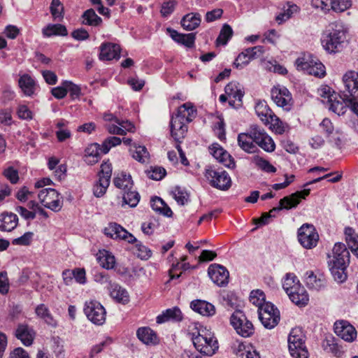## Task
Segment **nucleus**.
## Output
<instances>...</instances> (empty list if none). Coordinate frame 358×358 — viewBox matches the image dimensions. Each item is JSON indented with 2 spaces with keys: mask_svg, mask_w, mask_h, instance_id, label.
<instances>
[{
  "mask_svg": "<svg viewBox=\"0 0 358 358\" xmlns=\"http://www.w3.org/2000/svg\"><path fill=\"white\" fill-rule=\"evenodd\" d=\"M110 295L117 302L123 304L127 303L129 300L127 291L120 287H114L110 292Z\"/></svg>",
  "mask_w": 358,
  "mask_h": 358,
  "instance_id": "nucleus-46",
  "label": "nucleus"
},
{
  "mask_svg": "<svg viewBox=\"0 0 358 358\" xmlns=\"http://www.w3.org/2000/svg\"><path fill=\"white\" fill-rule=\"evenodd\" d=\"M323 46L325 50L329 52H335L337 51L338 45L341 43V37L339 31H335L330 33L327 39L322 41Z\"/></svg>",
  "mask_w": 358,
  "mask_h": 358,
  "instance_id": "nucleus-27",
  "label": "nucleus"
},
{
  "mask_svg": "<svg viewBox=\"0 0 358 358\" xmlns=\"http://www.w3.org/2000/svg\"><path fill=\"white\" fill-rule=\"evenodd\" d=\"M63 85L66 86L67 92H70L73 98H78L79 96L80 88L78 85L67 81L63 83Z\"/></svg>",
  "mask_w": 358,
  "mask_h": 358,
  "instance_id": "nucleus-60",
  "label": "nucleus"
},
{
  "mask_svg": "<svg viewBox=\"0 0 358 358\" xmlns=\"http://www.w3.org/2000/svg\"><path fill=\"white\" fill-rule=\"evenodd\" d=\"M238 145L248 153H255L258 151L254 138V125L250 127V134L242 133L238 136Z\"/></svg>",
  "mask_w": 358,
  "mask_h": 358,
  "instance_id": "nucleus-18",
  "label": "nucleus"
},
{
  "mask_svg": "<svg viewBox=\"0 0 358 358\" xmlns=\"http://www.w3.org/2000/svg\"><path fill=\"white\" fill-rule=\"evenodd\" d=\"M195 348L201 353L207 356L215 354L218 349V343L215 337L210 332L202 331L193 338Z\"/></svg>",
  "mask_w": 358,
  "mask_h": 358,
  "instance_id": "nucleus-4",
  "label": "nucleus"
},
{
  "mask_svg": "<svg viewBox=\"0 0 358 358\" xmlns=\"http://www.w3.org/2000/svg\"><path fill=\"white\" fill-rule=\"evenodd\" d=\"M254 138L256 145L267 152H272L275 149V143L273 138L259 127L254 124Z\"/></svg>",
  "mask_w": 358,
  "mask_h": 358,
  "instance_id": "nucleus-13",
  "label": "nucleus"
},
{
  "mask_svg": "<svg viewBox=\"0 0 358 358\" xmlns=\"http://www.w3.org/2000/svg\"><path fill=\"white\" fill-rule=\"evenodd\" d=\"M259 317L264 327H274L280 320V313L271 303H266L259 309Z\"/></svg>",
  "mask_w": 358,
  "mask_h": 358,
  "instance_id": "nucleus-8",
  "label": "nucleus"
},
{
  "mask_svg": "<svg viewBox=\"0 0 358 358\" xmlns=\"http://www.w3.org/2000/svg\"><path fill=\"white\" fill-rule=\"evenodd\" d=\"M50 12L54 20L62 21L64 14L63 4L60 1H52Z\"/></svg>",
  "mask_w": 358,
  "mask_h": 358,
  "instance_id": "nucleus-44",
  "label": "nucleus"
},
{
  "mask_svg": "<svg viewBox=\"0 0 358 358\" xmlns=\"http://www.w3.org/2000/svg\"><path fill=\"white\" fill-rule=\"evenodd\" d=\"M264 120H266V124L269 125V129L275 134L281 135L287 131L289 129L288 124L285 122H283L275 114L268 117L269 120H268V119Z\"/></svg>",
  "mask_w": 358,
  "mask_h": 358,
  "instance_id": "nucleus-24",
  "label": "nucleus"
},
{
  "mask_svg": "<svg viewBox=\"0 0 358 358\" xmlns=\"http://www.w3.org/2000/svg\"><path fill=\"white\" fill-rule=\"evenodd\" d=\"M250 301L259 307L262 306L266 303L265 302V294L263 291L260 289L253 290L251 292L250 295Z\"/></svg>",
  "mask_w": 358,
  "mask_h": 358,
  "instance_id": "nucleus-47",
  "label": "nucleus"
},
{
  "mask_svg": "<svg viewBox=\"0 0 358 358\" xmlns=\"http://www.w3.org/2000/svg\"><path fill=\"white\" fill-rule=\"evenodd\" d=\"M257 164L266 172L275 173L276 171V169L268 160L264 158H257Z\"/></svg>",
  "mask_w": 358,
  "mask_h": 358,
  "instance_id": "nucleus-57",
  "label": "nucleus"
},
{
  "mask_svg": "<svg viewBox=\"0 0 358 358\" xmlns=\"http://www.w3.org/2000/svg\"><path fill=\"white\" fill-rule=\"evenodd\" d=\"M35 311L36 315L43 319L47 323L51 324L53 322V317L45 304H40L37 306Z\"/></svg>",
  "mask_w": 358,
  "mask_h": 358,
  "instance_id": "nucleus-48",
  "label": "nucleus"
},
{
  "mask_svg": "<svg viewBox=\"0 0 358 358\" xmlns=\"http://www.w3.org/2000/svg\"><path fill=\"white\" fill-rule=\"evenodd\" d=\"M18 84L24 94L31 96L34 93L36 83L29 75L22 76L18 80Z\"/></svg>",
  "mask_w": 358,
  "mask_h": 358,
  "instance_id": "nucleus-29",
  "label": "nucleus"
},
{
  "mask_svg": "<svg viewBox=\"0 0 358 358\" xmlns=\"http://www.w3.org/2000/svg\"><path fill=\"white\" fill-rule=\"evenodd\" d=\"M333 253L338 262V264L344 263L343 257L348 255L345 245L343 243H336L333 248Z\"/></svg>",
  "mask_w": 358,
  "mask_h": 358,
  "instance_id": "nucleus-49",
  "label": "nucleus"
},
{
  "mask_svg": "<svg viewBox=\"0 0 358 358\" xmlns=\"http://www.w3.org/2000/svg\"><path fill=\"white\" fill-rule=\"evenodd\" d=\"M138 338L146 344H154L157 341V335L148 327H141L137 331Z\"/></svg>",
  "mask_w": 358,
  "mask_h": 358,
  "instance_id": "nucleus-32",
  "label": "nucleus"
},
{
  "mask_svg": "<svg viewBox=\"0 0 358 358\" xmlns=\"http://www.w3.org/2000/svg\"><path fill=\"white\" fill-rule=\"evenodd\" d=\"M3 176L13 184L17 183L19 180L18 171L13 167L5 169Z\"/></svg>",
  "mask_w": 358,
  "mask_h": 358,
  "instance_id": "nucleus-58",
  "label": "nucleus"
},
{
  "mask_svg": "<svg viewBox=\"0 0 358 358\" xmlns=\"http://www.w3.org/2000/svg\"><path fill=\"white\" fill-rule=\"evenodd\" d=\"M201 23V18L199 14L189 13L185 15L181 20L182 27L188 31L197 28Z\"/></svg>",
  "mask_w": 358,
  "mask_h": 358,
  "instance_id": "nucleus-31",
  "label": "nucleus"
},
{
  "mask_svg": "<svg viewBox=\"0 0 358 358\" xmlns=\"http://www.w3.org/2000/svg\"><path fill=\"white\" fill-rule=\"evenodd\" d=\"M232 35L233 30L231 27L227 24H224L220 30L218 37L216 39V47L226 45Z\"/></svg>",
  "mask_w": 358,
  "mask_h": 358,
  "instance_id": "nucleus-39",
  "label": "nucleus"
},
{
  "mask_svg": "<svg viewBox=\"0 0 358 358\" xmlns=\"http://www.w3.org/2000/svg\"><path fill=\"white\" fill-rule=\"evenodd\" d=\"M231 323L237 332L244 337L253 334L255 329L252 323L249 321L241 310L235 311L231 317Z\"/></svg>",
  "mask_w": 358,
  "mask_h": 358,
  "instance_id": "nucleus-6",
  "label": "nucleus"
},
{
  "mask_svg": "<svg viewBox=\"0 0 358 358\" xmlns=\"http://www.w3.org/2000/svg\"><path fill=\"white\" fill-rule=\"evenodd\" d=\"M17 218L13 213H3L0 218V229L10 231L16 227Z\"/></svg>",
  "mask_w": 358,
  "mask_h": 358,
  "instance_id": "nucleus-28",
  "label": "nucleus"
},
{
  "mask_svg": "<svg viewBox=\"0 0 358 358\" xmlns=\"http://www.w3.org/2000/svg\"><path fill=\"white\" fill-rule=\"evenodd\" d=\"M345 241L348 245L358 241V235L352 227H346L345 229Z\"/></svg>",
  "mask_w": 358,
  "mask_h": 358,
  "instance_id": "nucleus-61",
  "label": "nucleus"
},
{
  "mask_svg": "<svg viewBox=\"0 0 358 358\" xmlns=\"http://www.w3.org/2000/svg\"><path fill=\"white\" fill-rule=\"evenodd\" d=\"M208 274L212 280L217 285H223L228 282L229 272L220 265H210L208 268Z\"/></svg>",
  "mask_w": 358,
  "mask_h": 358,
  "instance_id": "nucleus-21",
  "label": "nucleus"
},
{
  "mask_svg": "<svg viewBox=\"0 0 358 358\" xmlns=\"http://www.w3.org/2000/svg\"><path fill=\"white\" fill-rule=\"evenodd\" d=\"M27 208L32 211L35 212V215L38 213L42 215L43 217H48L47 213L42 208L37 202L34 201H30L27 203Z\"/></svg>",
  "mask_w": 358,
  "mask_h": 358,
  "instance_id": "nucleus-62",
  "label": "nucleus"
},
{
  "mask_svg": "<svg viewBox=\"0 0 358 358\" xmlns=\"http://www.w3.org/2000/svg\"><path fill=\"white\" fill-rule=\"evenodd\" d=\"M299 241L306 249L315 248L319 241V234L313 224H304L298 231Z\"/></svg>",
  "mask_w": 358,
  "mask_h": 358,
  "instance_id": "nucleus-5",
  "label": "nucleus"
},
{
  "mask_svg": "<svg viewBox=\"0 0 358 358\" xmlns=\"http://www.w3.org/2000/svg\"><path fill=\"white\" fill-rule=\"evenodd\" d=\"M196 107L191 102L185 103L178 107L176 113L171 121V132L175 140L179 143L187 134V124L196 116Z\"/></svg>",
  "mask_w": 358,
  "mask_h": 358,
  "instance_id": "nucleus-1",
  "label": "nucleus"
},
{
  "mask_svg": "<svg viewBox=\"0 0 358 358\" xmlns=\"http://www.w3.org/2000/svg\"><path fill=\"white\" fill-rule=\"evenodd\" d=\"M139 199L140 196L138 193L133 188L122 193V200L119 203L122 206L128 205L131 207H134L139 202Z\"/></svg>",
  "mask_w": 358,
  "mask_h": 358,
  "instance_id": "nucleus-34",
  "label": "nucleus"
},
{
  "mask_svg": "<svg viewBox=\"0 0 358 358\" xmlns=\"http://www.w3.org/2000/svg\"><path fill=\"white\" fill-rule=\"evenodd\" d=\"M214 130L220 140L225 139L224 123L222 120H218L215 124Z\"/></svg>",
  "mask_w": 358,
  "mask_h": 358,
  "instance_id": "nucleus-64",
  "label": "nucleus"
},
{
  "mask_svg": "<svg viewBox=\"0 0 358 358\" xmlns=\"http://www.w3.org/2000/svg\"><path fill=\"white\" fill-rule=\"evenodd\" d=\"M255 110L257 115L260 117L261 120L264 122L265 124L266 120L264 119L268 120V117L273 115L270 108L266 104H258L255 108Z\"/></svg>",
  "mask_w": 358,
  "mask_h": 358,
  "instance_id": "nucleus-50",
  "label": "nucleus"
},
{
  "mask_svg": "<svg viewBox=\"0 0 358 358\" xmlns=\"http://www.w3.org/2000/svg\"><path fill=\"white\" fill-rule=\"evenodd\" d=\"M166 30L171 38L178 43H181L188 48H192L194 46L196 36L194 33L183 34L171 28H168Z\"/></svg>",
  "mask_w": 358,
  "mask_h": 358,
  "instance_id": "nucleus-23",
  "label": "nucleus"
},
{
  "mask_svg": "<svg viewBox=\"0 0 358 358\" xmlns=\"http://www.w3.org/2000/svg\"><path fill=\"white\" fill-rule=\"evenodd\" d=\"M182 319V314L180 310L177 308H173L166 310L163 314L157 317V323H163L171 320L180 321Z\"/></svg>",
  "mask_w": 358,
  "mask_h": 358,
  "instance_id": "nucleus-30",
  "label": "nucleus"
},
{
  "mask_svg": "<svg viewBox=\"0 0 358 358\" xmlns=\"http://www.w3.org/2000/svg\"><path fill=\"white\" fill-rule=\"evenodd\" d=\"M225 93L229 97V104L233 107H239L242 103L243 92L235 85L228 84L224 89Z\"/></svg>",
  "mask_w": 358,
  "mask_h": 358,
  "instance_id": "nucleus-22",
  "label": "nucleus"
},
{
  "mask_svg": "<svg viewBox=\"0 0 358 358\" xmlns=\"http://www.w3.org/2000/svg\"><path fill=\"white\" fill-rule=\"evenodd\" d=\"M121 48L117 43H104L100 47L99 59L103 61L118 59L120 57Z\"/></svg>",
  "mask_w": 358,
  "mask_h": 358,
  "instance_id": "nucleus-16",
  "label": "nucleus"
},
{
  "mask_svg": "<svg viewBox=\"0 0 358 358\" xmlns=\"http://www.w3.org/2000/svg\"><path fill=\"white\" fill-rule=\"evenodd\" d=\"M117 239L123 240L128 243H136L137 239L130 233L127 231L123 227H122L120 233L117 235Z\"/></svg>",
  "mask_w": 358,
  "mask_h": 358,
  "instance_id": "nucleus-59",
  "label": "nucleus"
},
{
  "mask_svg": "<svg viewBox=\"0 0 358 358\" xmlns=\"http://www.w3.org/2000/svg\"><path fill=\"white\" fill-rule=\"evenodd\" d=\"M10 287L9 280L6 271L0 272V293L6 294L8 293Z\"/></svg>",
  "mask_w": 358,
  "mask_h": 358,
  "instance_id": "nucleus-55",
  "label": "nucleus"
},
{
  "mask_svg": "<svg viewBox=\"0 0 358 358\" xmlns=\"http://www.w3.org/2000/svg\"><path fill=\"white\" fill-rule=\"evenodd\" d=\"M289 350L293 358H308V351L306 344L289 346Z\"/></svg>",
  "mask_w": 358,
  "mask_h": 358,
  "instance_id": "nucleus-43",
  "label": "nucleus"
},
{
  "mask_svg": "<svg viewBox=\"0 0 358 358\" xmlns=\"http://www.w3.org/2000/svg\"><path fill=\"white\" fill-rule=\"evenodd\" d=\"M290 280L287 279L284 283V287L292 302L299 306H304L308 301V296L302 290L298 289V285L290 286Z\"/></svg>",
  "mask_w": 358,
  "mask_h": 358,
  "instance_id": "nucleus-15",
  "label": "nucleus"
},
{
  "mask_svg": "<svg viewBox=\"0 0 358 358\" xmlns=\"http://www.w3.org/2000/svg\"><path fill=\"white\" fill-rule=\"evenodd\" d=\"M289 346L305 344L304 335L300 329H292L288 338Z\"/></svg>",
  "mask_w": 358,
  "mask_h": 358,
  "instance_id": "nucleus-45",
  "label": "nucleus"
},
{
  "mask_svg": "<svg viewBox=\"0 0 358 358\" xmlns=\"http://www.w3.org/2000/svg\"><path fill=\"white\" fill-rule=\"evenodd\" d=\"M97 259L100 265L103 268L110 269L113 268L115 266V257L110 254L108 251L103 250L100 252Z\"/></svg>",
  "mask_w": 358,
  "mask_h": 358,
  "instance_id": "nucleus-40",
  "label": "nucleus"
},
{
  "mask_svg": "<svg viewBox=\"0 0 358 358\" xmlns=\"http://www.w3.org/2000/svg\"><path fill=\"white\" fill-rule=\"evenodd\" d=\"M210 150L213 157L225 166L231 169L235 167L236 164L234 158L220 145L218 144H213Z\"/></svg>",
  "mask_w": 358,
  "mask_h": 358,
  "instance_id": "nucleus-19",
  "label": "nucleus"
},
{
  "mask_svg": "<svg viewBox=\"0 0 358 358\" xmlns=\"http://www.w3.org/2000/svg\"><path fill=\"white\" fill-rule=\"evenodd\" d=\"M153 210L167 217H171L173 212L167 204L159 197H155L151 201Z\"/></svg>",
  "mask_w": 358,
  "mask_h": 358,
  "instance_id": "nucleus-37",
  "label": "nucleus"
},
{
  "mask_svg": "<svg viewBox=\"0 0 358 358\" xmlns=\"http://www.w3.org/2000/svg\"><path fill=\"white\" fill-rule=\"evenodd\" d=\"M223 13V10L221 8L214 9L209 11L206 15V20L208 22H213L217 19H220Z\"/></svg>",
  "mask_w": 358,
  "mask_h": 358,
  "instance_id": "nucleus-63",
  "label": "nucleus"
},
{
  "mask_svg": "<svg viewBox=\"0 0 358 358\" xmlns=\"http://www.w3.org/2000/svg\"><path fill=\"white\" fill-rule=\"evenodd\" d=\"M334 331L337 336L348 342H352L357 338L355 328L346 320H338L334 324Z\"/></svg>",
  "mask_w": 358,
  "mask_h": 358,
  "instance_id": "nucleus-11",
  "label": "nucleus"
},
{
  "mask_svg": "<svg viewBox=\"0 0 358 358\" xmlns=\"http://www.w3.org/2000/svg\"><path fill=\"white\" fill-rule=\"evenodd\" d=\"M122 226L117 224V223H110L105 228L104 233L105 234L113 239H117V235L120 233Z\"/></svg>",
  "mask_w": 358,
  "mask_h": 358,
  "instance_id": "nucleus-52",
  "label": "nucleus"
},
{
  "mask_svg": "<svg viewBox=\"0 0 358 358\" xmlns=\"http://www.w3.org/2000/svg\"><path fill=\"white\" fill-rule=\"evenodd\" d=\"M15 335L24 345L29 346L34 342L36 332L27 324H19Z\"/></svg>",
  "mask_w": 358,
  "mask_h": 358,
  "instance_id": "nucleus-20",
  "label": "nucleus"
},
{
  "mask_svg": "<svg viewBox=\"0 0 358 358\" xmlns=\"http://www.w3.org/2000/svg\"><path fill=\"white\" fill-rule=\"evenodd\" d=\"M112 174L111 164L105 162L101 164V169L98 173L99 180L94 186V192L96 196L103 195L109 186L110 179Z\"/></svg>",
  "mask_w": 358,
  "mask_h": 358,
  "instance_id": "nucleus-7",
  "label": "nucleus"
},
{
  "mask_svg": "<svg viewBox=\"0 0 358 358\" xmlns=\"http://www.w3.org/2000/svg\"><path fill=\"white\" fill-rule=\"evenodd\" d=\"M331 3V11L334 13H341L350 7V1H327Z\"/></svg>",
  "mask_w": 358,
  "mask_h": 358,
  "instance_id": "nucleus-56",
  "label": "nucleus"
},
{
  "mask_svg": "<svg viewBox=\"0 0 358 358\" xmlns=\"http://www.w3.org/2000/svg\"><path fill=\"white\" fill-rule=\"evenodd\" d=\"M190 306L192 310L204 316H210L215 313L214 306L206 301L194 300L192 301Z\"/></svg>",
  "mask_w": 358,
  "mask_h": 358,
  "instance_id": "nucleus-25",
  "label": "nucleus"
},
{
  "mask_svg": "<svg viewBox=\"0 0 358 358\" xmlns=\"http://www.w3.org/2000/svg\"><path fill=\"white\" fill-rule=\"evenodd\" d=\"M83 24L91 26H97L101 24V19L98 17L93 9L86 10L83 15Z\"/></svg>",
  "mask_w": 358,
  "mask_h": 358,
  "instance_id": "nucleus-42",
  "label": "nucleus"
},
{
  "mask_svg": "<svg viewBox=\"0 0 358 358\" xmlns=\"http://www.w3.org/2000/svg\"><path fill=\"white\" fill-rule=\"evenodd\" d=\"M99 145L96 143L90 144L85 150V161L88 164H94L99 162L100 158Z\"/></svg>",
  "mask_w": 358,
  "mask_h": 358,
  "instance_id": "nucleus-33",
  "label": "nucleus"
},
{
  "mask_svg": "<svg viewBox=\"0 0 358 358\" xmlns=\"http://www.w3.org/2000/svg\"><path fill=\"white\" fill-rule=\"evenodd\" d=\"M284 11L276 16L275 20L278 24H281L282 22L290 18L292 14L297 12L298 7L295 4L287 3V6L283 7Z\"/></svg>",
  "mask_w": 358,
  "mask_h": 358,
  "instance_id": "nucleus-41",
  "label": "nucleus"
},
{
  "mask_svg": "<svg viewBox=\"0 0 358 358\" xmlns=\"http://www.w3.org/2000/svg\"><path fill=\"white\" fill-rule=\"evenodd\" d=\"M115 185L124 192L133 189V181L131 176L126 174H120L114 179Z\"/></svg>",
  "mask_w": 358,
  "mask_h": 358,
  "instance_id": "nucleus-38",
  "label": "nucleus"
},
{
  "mask_svg": "<svg viewBox=\"0 0 358 358\" xmlns=\"http://www.w3.org/2000/svg\"><path fill=\"white\" fill-rule=\"evenodd\" d=\"M296 62L299 66L306 70L310 75H313L318 78H322L325 76V68L321 63L309 64L307 62L300 61V59H298Z\"/></svg>",
  "mask_w": 358,
  "mask_h": 358,
  "instance_id": "nucleus-26",
  "label": "nucleus"
},
{
  "mask_svg": "<svg viewBox=\"0 0 358 358\" xmlns=\"http://www.w3.org/2000/svg\"><path fill=\"white\" fill-rule=\"evenodd\" d=\"M329 109L338 115H344L350 108L358 116V101L344 94L343 97L334 92L327 96Z\"/></svg>",
  "mask_w": 358,
  "mask_h": 358,
  "instance_id": "nucleus-2",
  "label": "nucleus"
},
{
  "mask_svg": "<svg viewBox=\"0 0 358 358\" xmlns=\"http://www.w3.org/2000/svg\"><path fill=\"white\" fill-rule=\"evenodd\" d=\"M43 34L47 36H66L68 34L67 29L65 26L61 24H48L43 29Z\"/></svg>",
  "mask_w": 358,
  "mask_h": 358,
  "instance_id": "nucleus-35",
  "label": "nucleus"
},
{
  "mask_svg": "<svg viewBox=\"0 0 358 358\" xmlns=\"http://www.w3.org/2000/svg\"><path fill=\"white\" fill-rule=\"evenodd\" d=\"M147 174L150 178L155 180H159L166 175V171L162 167L155 166L151 167L150 170L147 171Z\"/></svg>",
  "mask_w": 358,
  "mask_h": 358,
  "instance_id": "nucleus-51",
  "label": "nucleus"
},
{
  "mask_svg": "<svg viewBox=\"0 0 358 358\" xmlns=\"http://www.w3.org/2000/svg\"><path fill=\"white\" fill-rule=\"evenodd\" d=\"M271 98L278 106L289 110L294 104L291 93L286 88L273 87L271 90Z\"/></svg>",
  "mask_w": 358,
  "mask_h": 358,
  "instance_id": "nucleus-10",
  "label": "nucleus"
},
{
  "mask_svg": "<svg viewBox=\"0 0 358 358\" xmlns=\"http://www.w3.org/2000/svg\"><path fill=\"white\" fill-rule=\"evenodd\" d=\"M236 358H259V355L255 351L245 350V346L239 345L236 352Z\"/></svg>",
  "mask_w": 358,
  "mask_h": 358,
  "instance_id": "nucleus-54",
  "label": "nucleus"
},
{
  "mask_svg": "<svg viewBox=\"0 0 358 358\" xmlns=\"http://www.w3.org/2000/svg\"><path fill=\"white\" fill-rule=\"evenodd\" d=\"M133 157L140 162H145L149 158V152L145 146H137L133 154Z\"/></svg>",
  "mask_w": 358,
  "mask_h": 358,
  "instance_id": "nucleus-53",
  "label": "nucleus"
},
{
  "mask_svg": "<svg viewBox=\"0 0 358 358\" xmlns=\"http://www.w3.org/2000/svg\"><path fill=\"white\" fill-rule=\"evenodd\" d=\"M310 189H305L302 191L296 192L290 196H285L280 201V206L278 208H273L268 213L262 214V216L257 220L260 223L265 224L266 220L271 216H273L272 213L275 211H279L282 208L290 209L293 207L296 206L301 201V199H305L310 194Z\"/></svg>",
  "mask_w": 358,
  "mask_h": 358,
  "instance_id": "nucleus-3",
  "label": "nucleus"
},
{
  "mask_svg": "<svg viewBox=\"0 0 358 358\" xmlns=\"http://www.w3.org/2000/svg\"><path fill=\"white\" fill-rule=\"evenodd\" d=\"M88 319L94 324H101L106 317V311L103 307L98 302L90 301L85 308Z\"/></svg>",
  "mask_w": 358,
  "mask_h": 358,
  "instance_id": "nucleus-12",
  "label": "nucleus"
},
{
  "mask_svg": "<svg viewBox=\"0 0 358 358\" xmlns=\"http://www.w3.org/2000/svg\"><path fill=\"white\" fill-rule=\"evenodd\" d=\"M343 81L348 91V96L355 101L358 100V73L350 71L343 78Z\"/></svg>",
  "mask_w": 358,
  "mask_h": 358,
  "instance_id": "nucleus-17",
  "label": "nucleus"
},
{
  "mask_svg": "<svg viewBox=\"0 0 358 358\" xmlns=\"http://www.w3.org/2000/svg\"><path fill=\"white\" fill-rule=\"evenodd\" d=\"M38 199L43 206L52 210L59 206L58 192L54 189H43L38 194Z\"/></svg>",
  "mask_w": 358,
  "mask_h": 358,
  "instance_id": "nucleus-14",
  "label": "nucleus"
},
{
  "mask_svg": "<svg viewBox=\"0 0 358 358\" xmlns=\"http://www.w3.org/2000/svg\"><path fill=\"white\" fill-rule=\"evenodd\" d=\"M205 176L210 183L220 189H228L231 185V178L224 172H218L211 168L206 170Z\"/></svg>",
  "mask_w": 358,
  "mask_h": 358,
  "instance_id": "nucleus-9",
  "label": "nucleus"
},
{
  "mask_svg": "<svg viewBox=\"0 0 358 358\" xmlns=\"http://www.w3.org/2000/svg\"><path fill=\"white\" fill-rule=\"evenodd\" d=\"M257 52H260L259 47H254L251 49L245 50L238 55L236 59L235 64L238 66L241 64H248L250 59L255 57Z\"/></svg>",
  "mask_w": 358,
  "mask_h": 358,
  "instance_id": "nucleus-36",
  "label": "nucleus"
}]
</instances>
